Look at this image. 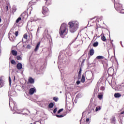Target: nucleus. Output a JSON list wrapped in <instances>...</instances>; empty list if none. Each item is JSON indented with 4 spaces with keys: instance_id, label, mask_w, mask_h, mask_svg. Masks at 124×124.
Here are the masks:
<instances>
[{
    "instance_id": "3",
    "label": "nucleus",
    "mask_w": 124,
    "mask_h": 124,
    "mask_svg": "<svg viewBox=\"0 0 124 124\" xmlns=\"http://www.w3.org/2000/svg\"><path fill=\"white\" fill-rule=\"evenodd\" d=\"M114 7L118 11H120L121 13H124V10H123V5L119 3H116L114 4Z\"/></svg>"
},
{
    "instance_id": "27",
    "label": "nucleus",
    "mask_w": 124,
    "mask_h": 124,
    "mask_svg": "<svg viewBox=\"0 0 124 124\" xmlns=\"http://www.w3.org/2000/svg\"><path fill=\"white\" fill-rule=\"evenodd\" d=\"M11 63H12V64H16V61H15V60H12L11 61Z\"/></svg>"
},
{
    "instance_id": "12",
    "label": "nucleus",
    "mask_w": 124,
    "mask_h": 124,
    "mask_svg": "<svg viewBox=\"0 0 124 124\" xmlns=\"http://www.w3.org/2000/svg\"><path fill=\"white\" fill-rule=\"evenodd\" d=\"M114 96L115 98H119V97H121V96H122V95L120 93H115Z\"/></svg>"
},
{
    "instance_id": "21",
    "label": "nucleus",
    "mask_w": 124,
    "mask_h": 124,
    "mask_svg": "<svg viewBox=\"0 0 124 124\" xmlns=\"http://www.w3.org/2000/svg\"><path fill=\"white\" fill-rule=\"evenodd\" d=\"M3 87V82H2V79L0 78V88Z\"/></svg>"
},
{
    "instance_id": "39",
    "label": "nucleus",
    "mask_w": 124,
    "mask_h": 124,
    "mask_svg": "<svg viewBox=\"0 0 124 124\" xmlns=\"http://www.w3.org/2000/svg\"><path fill=\"white\" fill-rule=\"evenodd\" d=\"M89 122H90V119L87 118V119H86V123H89Z\"/></svg>"
},
{
    "instance_id": "26",
    "label": "nucleus",
    "mask_w": 124,
    "mask_h": 124,
    "mask_svg": "<svg viewBox=\"0 0 124 124\" xmlns=\"http://www.w3.org/2000/svg\"><path fill=\"white\" fill-rule=\"evenodd\" d=\"M21 20H22V18H21V17H18L16 20V23H19V22H20V21H21Z\"/></svg>"
},
{
    "instance_id": "8",
    "label": "nucleus",
    "mask_w": 124,
    "mask_h": 124,
    "mask_svg": "<svg viewBox=\"0 0 124 124\" xmlns=\"http://www.w3.org/2000/svg\"><path fill=\"white\" fill-rule=\"evenodd\" d=\"M85 76H86V74H83L81 79L80 80V82H81V83H84L86 81V78Z\"/></svg>"
},
{
    "instance_id": "38",
    "label": "nucleus",
    "mask_w": 124,
    "mask_h": 124,
    "mask_svg": "<svg viewBox=\"0 0 124 124\" xmlns=\"http://www.w3.org/2000/svg\"><path fill=\"white\" fill-rule=\"evenodd\" d=\"M77 84H78V85H79V84H80V83H81V81H79V80H78V81H77Z\"/></svg>"
},
{
    "instance_id": "15",
    "label": "nucleus",
    "mask_w": 124,
    "mask_h": 124,
    "mask_svg": "<svg viewBox=\"0 0 124 124\" xmlns=\"http://www.w3.org/2000/svg\"><path fill=\"white\" fill-rule=\"evenodd\" d=\"M110 121L111 122V124H115V122H116V118L115 117H113L111 119Z\"/></svg>"
},
{
    "instance_id": "32",
    "label": "nucleus",
    "mask_w": 124,
    "mask_h": 124,
    "mask_svg": "<svg viewBox=\"0 0 124 124\" xmlns=\"http://www.w3.org/2000/svg\"><path fill=\"white\" fill-rule=\"evenodd\" d=\"M57 111H58V108H54V109L53 110V113L54 114H56V113H57Z\"/></svg>"
},
{
    "instance_id": "34",
    "label": "nucleus",
    "mask_w": 124,
    "mask_h": 124,
    "mask_svg": "<svg viewBox=\"0 0 124 124\" xmlns=\"http://www.w3.org/2000/svg\"><path fill=\"white\" fill-rule=\"evenodd\" d=\"M9 83L10 85H11V78H10V77H9Z\"/></svg>"
},
{
    "instance_id": "2",
    "label": "nucleus",
    "mask_w": 124,
    "mask_h": 124,
    "mask_svg": "<svg viewBox=\"0 0 124 124\" xmlns=\"http://www.w3.org/2000/svg\"><path fill=\"white\" fill-rule=\"evenodd\" d=\"M68 25L69 26V30L72 33L75 32L79 27V23L78 21L70 22Z\"/></svg>"
},
{
    "instance_id": "4",
    "label": "nucleus",
    "mask_w": 124,
    "mask_h": 124,
    "mask_svg": "<svg viewBox=\"0 0 124 124\" xmlns=\"http://www.w3.org/2000/svg\"><path fill=\"white\" fill-rule=\"evenodd\" d=\"M42 13L45 16H48L49 15V9H48V8L45 6L43 7Z\"/></svg>"
},
{
    "instance_id": "31",
    "label": "nucleus",
    "mask_w": 124,
    "mask_h": 124,
    "mask_svg": "<svg viewBox=\"0 0 124 124\" xmlns=\"http://www.w3.org/2000/svg\"><path fill=\"white\" fill-rule=\"evenodd\" d=\"M62 111H63V108H61L58 111L57 113L58 114H60V113H61V112H62Z\"/></svg>"
},
{
    "instance_id": "1",
    "label": "nucleus",
    "mask_w": 124,
    "mask_h": 124,
    "mask_svg": "<svg viewBox=\"0 0 124 124\" xmlns=\"http://www.w3.org/2000/svg\"><path fill=\"white\" fill-rule=\"evenodd\" d=\"M59 34L62 38H64V36L67 34V25L65 23L61 25L59 30Z\"/></svg>"
},
{
    "instance_id": "13",
    "label": "nucleus",
    "mask_w": 124,
    "mask_h": 124,
    "mask_svg": "<svg viewBox=\"0 0 124 124\" xmlns=\"http://www.w3.org/2000/svg\"><path fill=\"white\" fill-rule=\"evenodd\" d=\"M11 54L13 55V56H16L18 54V52L17 51L13 50L11 51Z\"/></svg>"
},
{
    "instance_id": "11",
    "label": "nucleus",
    "mask_w": 124,
    "mask_h": 124,
    "mask_svg": "<svg viewBox=\"0 0 124 124\" xmlns=\"http://www.w3.org/2000/svg\"><path fill=\"white\" fill-rule=\"evenodd\" d=\"M40 46V42H39L36 45L35 49H34V52H37V50L39 49V46Z\"/></svg>"
},
{
    "instance_id": "18",
    "label": "nucleus",
    "mask_w": 124,
    "mask_h": 124,
    "mask_svg": "<svg viewBox=\"0 0 124 124\" xmlns=\"http://www.w3.org/2000/svg\"><path fill=\"white\" fill-rule=\"evenodd\" d=\"M46 5H50V4H51V0H46Z\"/></svg>"
},
{
    "instance_id": "37",
    "label": "nucleus",
    "mask_w": 124,
    "mask_h": 124,
    "mask_svg": "<svg viewBox=\"0 0 124 124\" xmlns=\"http://www.w3.org/2000/svg\"><path fill=\"white\" fill-rule=\"evenodd\" d=\"M26 48L27 49H31V46L30 45H27Z\"/></svg>"
},
{
    "instance_id": "33",
    "label": "nucleus",
    "mask_w": 124,
    "mask_h": 124,
    "mask_svg": "<svg viewBox=\"0 0 124 124\" xmlns=\"http://www.w3.org/2000/svg\"><path fill=\"white\" fill-rule=\"evenodd\" d=\"M100 109H101L100 107H96L95 108L96 112H97V111H98V110H100Z\"/></svg>"
},
{
    "instance_id": "41",
    "label": "nucleus",
    "mask_w": 124,
    "mask_h": 124,
    "mask_svg": "<svg viewBox=\"0 0 124 124\" xmlns=\"http://www.w3.org/2000/svg\"><path fill=\"white\" fill-rule=\"evenodd\" d=\"M40 28H41V27H40V28H38V29H37V34L38 33V31H39V30H40Z\"/></svg>"
},
{
    "instance_id": "40",
    "label": "nucleus",
    "mask_w": 124,
    "mask_h": 124,
    "mask_svg": "<svg viewBox=\"0 0 124 124\" xmlns=\"http://www.w3.org/2000/svg\"><path fill=\"white\" fill-rule=\"evenodd\" d=\"M5 9L7 11H8V6H6Z\"/></svg>"
},
{
    "instance_id": "16",
    "label": "nucleus",
    "mask_w": 124,
    "mask_h": 124,
    "mask_svg": "<svg viewBox=\"0 0 124 124\" xmlns=\"http://www.w3.org/2000/svg\"><path fill=\"white\" fill-rule=\"evenodd\" d=\"M98 98H99L100 99V100H101V99H102V98H103V94H98L97 96Z\"/></svg>"
},
{
    "instance_id": "42",
    "label": "nucleus",
    "mask_w": 124,
    "mask_h": 124,
    "mask_svg": "<svg viewBox=\"0 0 124 124\" xmlns=\"http://www.w3.org/2000/svg\"><path fill=\"white\" fill-rule=\"evenodd\" d=\"M85 59H84V60L82 61V62H81V64H82L83 63H84V62H85Z\"/></svg>"
},
{
    "instance_id": "28",
    "label": "nucleus",
    "mask_w": 124,
    "mask_h": 124,
    "mask_svg": "<svg viewBox=\"0 0 124 124\" xmlns=\"http://www.w3.org/2000/svg\"><path fill=\"white\" fill-rule=\"evenodd\" d=\"M23 38H24L25 39H28V34H27V33H25L23 35Z\"/></svg>"
},
{
    "instance_id": "23",
    "label": "nucleus",
    "mask_w": 124,
    "mask_h": 124,
    "mask_svg": "<svg viewBox=\"0 0 124 124\" xmlns=\"http://www.w3.org/2000/svg\"><path fill=\"white\" fill-rule=\"evenodd\" d=\"M53 100L55 102H58V101H59V98L58 97H54Z\"/></svg>"
},
{
    "instance_id": "35",
    "label": "nucleus",
    "mask_w": 124,
    "mask_h": 124,
    "mask_svg": "<svg viewBox=\"0 0 124 124\" xmlns=\"http://www.w3.org/2000/svg\"><path fill=\"white\" fill-rule=\"evenodd\" d=\"M18 34H19V31H16L15 32V35H16V36H18Z\"/></svg>"
},
{
    "instance_id": "30",
    "label": "nucleus",
    "mask_w": 124,
    "mask_h": 124,
    "mask_svg": "<svg viewBox=\"0 0 124 124\" xmlns=\"http://www.w3.org/2000/svg\"><path fill=\"white\" fill-rule=\"evenodd\" d=\"M56 117H57V118H62L64 117V116L62 115H59L56 114Z\"/></svg>"
},
{
    "instance_id": "24",
    "label": "nucleus",
    "mask_w": 124,
    "mask_h": 124,
    "mask_svg": "<svg viewBox=\"0 0 124 124\" xmlns=\"http://www.w3.org/2000/svg\"><path fill=\"white\" fill-rule=\"evenodd\" d=\"M16 60L17 61H22V57H21L20 56H17Z\"/></svg>"
},
{
    "instance_id": "6",
    "label": "nucleus",
    "mask_w": 124,
    "mask_h": 124,
    "mask_svg": "<svg viewBox=\"0 0 124 124\" xmlns=\"http://www.w3.org/2000/svg\"><path fill=\"white\" fill-rule=\"evenodd\" d=\"M34 92H35V88H32L29 90V94L31 95H32V94H33V93H34Z\"/></svg>"
},
{
    "instance_id": "29",
    "label": "nucleus",
    "mask_w": 124,
    "mask_h": 124,
    "mask_svg": "<svg viewBox=\"0 0 124 124\" xmlns=\"http://www.w3.org/2000/svg\"><path fill=\"white\" fill-rule=\"evenodd\" d=\"M82 72V69L80 68L79 71L78 72V77H81V73Z\"/></svg>"
},
{
    "instance_id": "25",
    "label": "nucleus",
    "mask_w": 124,
    "mask_h": 124,
    "mask_svg": "<svg viewBox=\"0 0 124 124\" xmlns=\"http://www.w3.org/2000/svg\"><path fill=\"white\" fill-rule=\"evenodd\" d=\"M101 40L102 41H106V38L105 37V36L103 35V36L101 37Z\"/></svg>"
},
{
    "instance_id": "22",
    "label": "nucleus",
    "mask_w": 124,
    "mask_h": 124,
    "mask_svg": "<svg viewBox=\"0 0 124 124\" xmlns=\"http://www.w3.org/2000/svg\"><path fill=\"white\" fill-rule=\"evenodd\" d=\"M113 69L112 68H109L108 70V73H111V72H113Z\"/></svg>"
},
{
    "instance_id": "43",
    "label": "nucleus",
    "mask_w": 124,
    "mask_h": 124,
    "mask_svg": "<svg viewBox=\"0 0 124 124\" xmlns=\"http://www.w3.org/2000/svg\"><path fill=\"white\" fill-rule=\"evenodd\" d=\"M0 23H1V18H0Z\"/></svg>"
},
{
    "instance_id": "20",
    "label": "nucleus",
    "mask_w": 124,
    "mask_h": 124,
    "mask_svg": "<svg viewBox=\"0 0 124 124\" xmlns=\"http://www.w3.org/2000/svg\"><path fill=\"white\" fill-rule=\"evenodd\" d=\"M93 47H97L98 46V42H94L93 45Z\"/></svg>"
},
{
    "instance_id": "9",
    "label": "nucleus",
    "mask_w": 124,
    "mask_h": 124,
    "mask_svg": "<svg viewBox=\"0 0 124 124\" xmlns=\"http://www.w3.org/2000/svg\"><path fill=\"white\" fill-rule=\"evenodd\" d=\"M16 67L17 69H18L19 70H21V69H22V68L23 67V65L21 63H18L17 64Z\"/></svg>"
},
{
    "instance_id": "5",
    "label": "nucleus",
    "mask_w": 124,
    "mask_h": 124,
    "mask_svg": "<svg viewBox=\"0 0 124 124\" xmlns=\"http://www.w3.org/2000/svg\"><path fill=\"white\" fill-rule=\"evenodd\" d=\"M9 106L11 108H12V107H13L14 110L16 112H17L18 111V108L15 105V103H14V102H10Z\"/></svg>"
},
{
    "instance_id": "10",
    "label": "nucleus",
    "mask_w": 124,
    "mask_h": 124,
    "mask_svg": "<svg viewBox=\"0 0 124 124\" xmlns=\"http://www.w3.org/2000/svg\"><path fill=\"white\" fill-rule=\"evenodd\" d=\"M28 81L30 84H33L34 83V79L31 77H30L28 79Z\"/></svg>"
},
{
    "instance_id": "17",
    "label": "nucleus",
    "mask_w": 124,
    "mask_h": 124,
    "mask_svg": "<svg viewBox=\"0 0 124 124\" xmlns=\"http://www.w3.org/2000/svg\"><path fill=\"white\" fill-rule=\"evenodd\" d=\"M54 107V103H50L48 105V108H50V109H51V108H53Z\"/></svg>"
},
{
    "instance_id": "7",
    "label": "nucleus",
    "mask_w": 124,
    "mask_h": 124,
    "mask_svg": "<svg viewBox=\"0 0 124 124\" xmlns=\"http://www.w3.org/2000/svg\"><path fill=\"white\" fill-rule=\"evenodd\" d=\"M21 17L23 18V19H26V18H28V13H27V12H24L21 14Z\"/></svg>"
},
{
    "instance_id": "36",
    "label": "nucleus",
    "mask_w": 124,
    "mask_h": 124,
    "mask_svg": "<svg viewBox=\"0 0 124 124\" xmlns=\"http://www.w3.org/2000/svg\"><path fill=\"white\" fill-rule=\"evenodd\" d=\"M100 89H101V91H104V90H105V88H104V86H101Z\"/></svg>"
},
{
    "instance_id": "19",
    "label": "nucleus",
    "mask_w": 124,
    "mask_h": 124,
    "mask_svg": "<svg viewBox=\"0 0 124 124\" xmlns=\"http://www.w3.org/2000/svg\"><path fill=\"white\" fill-rule=\"evenodd\" d=\"M96 59H97V60H102L104 59V57L102 56H98L96 57Z\"/></svg>"
},
{
    "instance_id": "14",
    "label": "nucleus",
    "mask_w": 124,
    "mask_h": 124,
    "mask_svg": "<svg viewBox=\"0 0 124 124\" xmlns=\"http://www.w3.org/2000/svg\"><path fill=\"white\" fill-rule=\"evenodd\" d=\"M94 54V50L93 49H91L89 51V55L90 56H93V54Z\"/></svg>"
}]
</instances>
